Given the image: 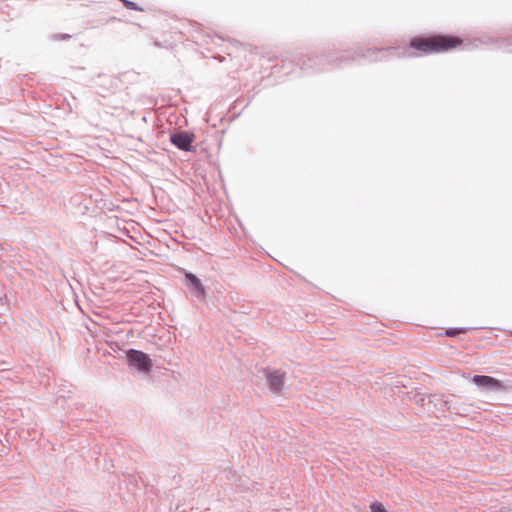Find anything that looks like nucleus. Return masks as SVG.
Instances as JSON below:
<instances>
[{
  "label": "nucleus",
  "instance_id": "39448f33",
  "mask_svg": "<svg viewBox=\"0 0 512 512\" xmlns=\"http://www.w3.org/2000/svg\"><path fill=\"white\" fill-rule=\"evenodd\" d=\"M284 373L272 371L267 374L268 384L271 390L280 391L284 384Z\"/></svg>",
  "mask_w": 512,
  "mask_h": 512
},
{
  "label": "nucleus",
  "instance_id": "f03ea898",
  "mask_svg": "<svg viewBox=\"0 0 512 512\" xmlns=\"http://www.w3.org/2000/svg\"><path fill=\"white\" fill-rule=\"evenodd\" d=\"M127 359L138 371L147 373L152 368V361L147 354L139 350H129Z\"/></svg>",
  "mask_w": 512,
  "mask_h": 512
},
{
  "label": "nucleus",
  "instance_id": "1a4fd4ad",
  "mask_svg": "<svg viewBox=\"0 0 512 512\" xmlns=\"http://www.w3.org/2000/svg\"><path fill=\"white\" fill-rule=\"evenodd\" d=\"M123 3L129 9L141 10L140 8L137 7V5L134 2H131V1H128V0H123Z\"/></svg>",
  "mask_w": 512,
  "mask_h": 512
},
{
  "label": "nucleus",
  "instance_id": "0eeeda50",
  "mask_svg": "<svg viewBox=\"0 0 512 512\" xmlns=\"http://www.w3.org/2000/svg\"><path fill=\"white\" fill-rule=\"evenodd\" d=\"M468 331V328L462 327V328H449L445 331V335L447 337H455L461 333H466Z\"/></svg>",
  "mask_w": 512,
  "mask_h": 512
},
{
  "label": "nucleus",
  "instance_id": "20e7f679",
  "mask_svg": "<svg viewBox=\"0 0 512 512\" xmlns=\"http://www.w3.org/2000/svg\"><path fill=\"white\" fill-rule=\"evenodd\" d=\"M193 135L187 132L175 133L170 137V141L179 149L189 151L193 142Z\"/></svg>",
  "mask_w": 512,
  "mask_h": 512
},
{
  "label": "nucleus",
  "instance_id": "423d86ee",
  "mask_svg": "<svg viewBox=\"0 0 512 512\" xmlns=\"http://www.w3.org/2000/svg\"><path fill=\"white\" fill-rule=\"evenodd\" d=\"M186 278L189 281L190 287L194 290L195 294L197 296L204 297L205 289L200 280L191 273L186 274Z\"/></svg>",
  "mask_w": 512,
  "mask_h": 512
},
{
  "label": "nucleus",
  "instance_id": "9d476101",
  "mask_svg": "<svg viewBox=\"0 0 512 512\" xmlns=\"http://www.w3.org/2000/svg\"><path fill=\"white\" fill-rule=\"evenodd\" d=\"M51 38L53 40H64V34L60 33V34H55V35H52Z\"/></svg>",
  "mask_w": 512,
  "mask_h": 512
},
{
  "label": "nucleus",
  "instance_id": "6e6552de",
  "mask_svg": "<svg viewBox=\"0 0 512 512\" xmlns=\"http://www.w3.org/2000/svg\"><path fill=\"white\" fill-rule=\"evenodd\" d=\"M370 512H388V511L381 502L375 501V502L371 503V505H370Z\"/></svg>",
  "mask_w": 512,
  "mask_h": 512
},
{
  "label": "nucleus",
  "instance_id": "f257e3e1",
  "mask_svg": "<svg viewBox=\"0 0 512 512\" xmlns=\"http://www.w3.org/2000/svg\"><path fill=\"white\" fill-rule=\"evenodd\" d=\"M463 40L456 36L433 35L428 37H414L410 46L423 53H440L455 49L461 46Z\"/></svg>",
  "mask_w": 512,
  "mask_h": 512
},
{
  "label": "nucleus",
  "instance_id": "7ed1b4c3",
  "mask_svg": "<svg viewBox=\"0 0 512 512\" xmlns=\"http://www.w3.org/2000/svg\"><path fill=\"white\" fill-rule=\"evenodd\" d=\"M472 381L481 387H485L490 390H505V386L502 383V381L491 377V376H485V375H475L472 378Z\"/></svg>",
  "mask_w": 512,
  "mask_h": 512
}]
</instances>
